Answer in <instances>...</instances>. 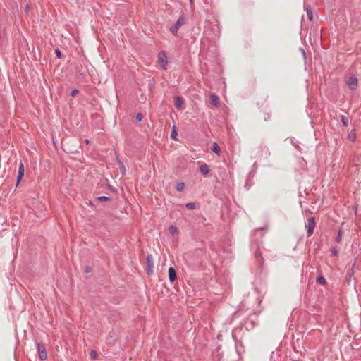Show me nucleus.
Masks as SVG:
<instances>
[{"label": "nucleus", "instance_id": "9", "mask_svg": "<svg viewBox=\"0 0 361 361\" xmlns=\"http://www.w3.org/2000/svg\"><path fill=\"white\" fill-rule=\"evenodd\" d=\"M169 279L171 283L176 281L177 279L176 271L173 267H169L168 270Z\"/></svg>", "mask_w": 361, "mask_h": 361}, {"label": "nucleus", "instance_id": "3", "mask_svg": "<svg viewBox=\"0 0 361 361\" xmlns=\"http://www.w3.org/2000/svg\"><path fill=\"white\" fill-rule=\"evenodd\" d=\"M315 226H316V222H315L314 217L308 218L307 224L305 226V227L307 228V233L308 237H310L312 235Z\"/></svg>", "mask_w": 361, "mask_h": 361}, {"label": "nucleus", "instance_id": "23", "mask_svg": "<svg viewBox=\"0 0 361 361\" xmlns=\"http://www.w3.org/2000/svg\"><path fill=\"white\" fill-rule=\"evenodd\" d=\"M341 238H342V231L341 229H339L338 231V234H337V236L335 238V240L337 242V243H340L341 240Z\"/></svg>", "mask_w": 361, "mask_h": 361}, {"label": "nucleus", "instance_id": "33", "mask_svg": "<svg viewBox=\"0 0 361 361\" xmlns=\"http://www.w3.org/2000/svg\"><path fill=\"white\" fill-rule=\"evenodd\" d=\"M121 169L124 170V166H123V163H121Z\"/></svg>", "mask_w": 361, "mask_h": 361}, {"label": "nucleus", "instance_id": "6", "mask_svg": "<svg viewBox=\"0 0 361 361\" xmlns=\"http://www.w3.org/2000/svg\"><path fill=\"white\" fill-rule=\"evenodd\" d=\"M357 78L355 75H353L348 78L347 85L350 90H355L357 87Z\"/></svg>", "mask_w": 361, "mask_h": 361}, {"label": "nucleus", "instance_id": "22", "mask_svg": "<svg viewBox=\"0 0 361 361\" xmlns=\"http://www.w3.org/2000/svg\"><path fill=\"white\" fill-rule=\"evenodd\" d=\"M185 188V183L181 182L177 184L176 190L179 192L183 191Z\"/></svg>", "mask_w": 361, "mask_h": 361}, {"label": "nucleus", "instance_id": "31", "mask_svg": "<svg viewBox=\"0 0 361 361\" xmlns=\"http://www.w3.org/2000/svg\"><path fill=\"white\" fill-rule=\"evenodd\" d=\"M84 271H85V273H90V272L92 271V268H91L90 267H89V266H86V267H85V270H84Z\"/></svg>", "mask_w": 361, "mask_h": 361}, {"label": "nucleus", "instance_id": "14", "mask_svg": "<svg viewBox=\"0 0 361 361\" xmlns=\"http://www.w3.org/2000/svg\"><path fill=\"white\" fill-rule=\"evenodd\" d=\"M210 99H211V103L214 106H217L219 104V98L216 94H211L210 95Z\"/></svg>", "mask_w": 361, "mask_h": 361}, {"label": "nucleus", "instance_id": "15", "mask_svg": "<svg viewBox=\"0 0 361 361\" xmlns=\"http://www.w3.org/2000/svg\"><path fill=\"white\" fill-rule=\"evenodd\" d=\"M178 132L176 130V126L173 124V126H172V130H171V137L175 140H177V137H178Z\"/></svg>", "mask_w": 361, "mask_h": 361}, {"label": "nucleus", "instance_id": "11", "mask_svg": "<svg viewBox=\"0 0 361 361\" xmlns=\"http://www.w3.org/2000/svg\"><path fill=\"white\" fill-rule=\"evenodd\" d=\"M200 171L203 176H207L210 171L209 166L205 163L202 164L200 167Z\"/></svg>", "mask_w": 361, "mask_h": 361}, {"label": "nucleus", "instance_id": "19", "mask_svg": "<svg viewBox=\"0 0 361 361\" xmlns=\"http://www.w3.org/2000/svg\"><path fill=\"white\" fill-rule=\"evenodd\" d=\"M305 11L307 13L309 20H312V18H313L312 11V9L310 8V6H307L305 8Z\"/></svg>", "mask_w": 361, "mask_h": 361}, {"label": "nucleus", "instance_id": "26", "mask_svg": "<svg viewBox=\"0 0 361 361\" xmlns=\"http://www.w3.org/2000/svg\"><path fill=\"white\" fill-rule=\"evenodd\" d=\"M79 93V90L78 89H73L70 94V96L74 97Z\"/></svg>", "mask_w": 361, "mask_h": 361}, {"label": "nucleus", "instance_id": "18", "mask_svg": "<svg viewBox=\"0 0 361 361\" xmlns=\"http://www.w3.org/2000/svg\"><path fill=\"white\" fill-rule=\"evenodd\" d=\"M348 137L349 140H350L351 142H355L356 139L355 130H351V132L348 134Z\"/></svg>", "mask_w": 361, "mask_h": 361}, {"label": "nucleus", "instance_id": "25", "mask_svg": "<svg viewBox=\"0 0 361 361\" xmlns=\"http://www.w3.org/2000/svg\"><path fill=\"white\" fill-rule=\"evenodd\" d=\"M90 355L92 359L96 360L97 358V353L95 350H91Z\"/></svg>", "mask_w": 361, "mask_h": 361}, {"label": "nucleus", "instance_id": "4", "mask_svg": "<svg viewBox=\"0 0 361 361\" xmlns=\"http://www.w3.org/2000/svg\"><path fill=\"white\" fill-rule=\"evenodd\" d=\"M185 23L184 18L183 16H180L178 19L176 20V23L171 27L170 31L174 35H177L178 28L183 25Z\"/></svg>", "mask_w": 361, "mask_h": 361}, {"label": "nucleus", "instance_id": "17", "mask_svg": "<svg viewBox=\"0 0 361 361\" xmlns=\"http://www.w3.org/2000/svg\"><path fill=\"white\" fill-rule=\"evenodd\" d=\"M317 283H319V284L324 286V285L326 284V281L325 278L323 276H319L317 278Z\"/></svg>", "mask_w": 361, "mask_h": 361}, {"label": "nucleus", "instance_id": "27", "mask_svg": "<svg viewBox=\"0 0 361 361\" xmlns=\"http://www.w3.org/2000/svg\"><path fill=\"white\" fill-rule=\"evenodd\" d=\"M135 119L137 122L141 121L143 119V114H135Z\"/></svg>", "mask_w": 361, "mask_h": 361}, {"label": "nucleus", "instance_id": "21", "mask_svg": "<svg viewBox=\"0 0 361 361\" xmlns=\"http://www.w3.org/2000/svg\"><path fill=\"white\" fill-rule=\"evenodd\" d=\"M341 121H342L343 124L345 126H348V117L345 116V115H342L341 116Z\"/></svg>", "mask_w": 361, "mask_h": 361}, {"label": "nucleus", "instance_id": "28", "mask_svg": "<svg viewBox=\"0 0 361 361\" xmlns=\"http://www.w3.org/2000/svg\"><path fill=\"white\" fill-rule=\"evenodd\" d=\"M55 54H56V57L58 59H61V51L59 49H55Z\"/></svg>", "mask_w": 361, "mask_h": 361}, {"label": "nucleus", "instance_id": "35", "mask_svg": "<svg viewBox=\"0 0 361 361\" xmlns=\"http://www.w3.org/2000/svg\"><path fill=\"white\" fill-rule=\"evenodd\" d=\"M190 4H192L193 0H190Z\"/></svg>", "mask_w": 361, "mask_h": 361}, {"label": "nucleus", "instance_id": "12", "mask_svg": "<svg viewBox=\"0 0 361 361\" xmlns=\"http://www.w3.org/2000/svg\"><path fill=\"white\" fill-rule=\"evenodd\" d=\"M211 150L216 154H219L220 152H221V149L219 147V146L218 145V144L216 142H214L211 147Z\"/></svg>", "mask_w": 361, "mask_h": 361}, {"label": "nucleus", "instance_id": "8", "mask_svg": "<svg viewBox=\"0 0 361 361\" xmlns=\"http://www.w3.org/2000/svg\"><path fill=\"white\" fill-rule=\"evenodd\" d=\"M153 268H154V262L152 255H148L147 256V272L148 274L153 272Z\"/></svg>", "mask_w": 361, "mask_h": 361}, {"label": "nucleus", "instance_id": "34", "mask_svg": "<svg viewBox=\"0 0 361 361\" xmlns=\"http://www.w3.org/2000/svg\"><path fill=\"white\" fill-rule=\"evenodd\" d=\"M85 142H86L87 144H88V143H89V140H85Z\"/></svg>", "mask_w": 361, "mask_h": 361}, {"label": "nucleus", "instance_id": "7", "mask_svg": "<svg viewBox=\"0 0 361 361\" xmlns=\"http://www.w3.org/2000/svg\"><path fill=\"white\" fill-rule=\"evenodd\" d=\"M25 174V168L22 162L20 163L18 171V176L16 178V186L18 185Z\"/></svg>", "mask_w": 361, "mask_h": 361}, {"label": "nucleus", "instance_id": "24", "mask_svg": "<svg viewBox=\"0 0 361 361\" xmlns=\"http://www.w3.org/2000/svg\"><path fill=\"white\" fill-rule=\"evenodd\" d=\"M185 207L190 210H192L195 208V204L193 202H189L185 204Z\"/></svg>", "mask_w": 361, "mask_h": 361}, {"label": "nucleus", "instance_id": "13", "mask_svg": "<svg viewBox=\"0 0 361 361\" xmlns=\"http://www.w3.org/2000/svg\"><path fill=\"white\" fill-rule=\"evenodd\" d=\"M255 257L256 259L259 261V263L262 265L263 263H264V259L262 257V255L260 252L259 250H257L255 252Z\"/></svg>", "mask_w": 361, "mask_h": 361}, {"label": "nucleus", "instance_id": "5", "mask_svg": "<svg viewBox=\"0 0 361 361\" xmlns=\"http://www.w3.org/2000/svg\"><path fill=\"white\" fill-rule=\"evenodd\" d=\"M37 345L39 359L41 360H45L47 357V354L44 344L42 343H38Z\"/></svg>", "mask_w": 361, "mask_h": 361}, {"label": "nucleus", "instance_id": "16", "mask_svg": "<svg viewBox=\"0 0 361 361\" xmlns=\"http://www.w3.org/2000/svg\"><path fill=\"white\" fill-rule=\"evenodd\" d=\"M169 231L170 232V233L172 235H175L176 234L178 233V229L176 226H173L171 225L169 228Z\"/></svg>", "mask_w": 361, "mask_h": 361}, {"label": "nucleus", "instance_id": "32", "mask_svg": "<svg viewBox=\"0 0 361 361\" xmlns=\"http://www.w3.org/2000/svg\"><path fill=\"white\" fill-rule=\"evenodd\" d=\"M301 52H302V54L303 57L305 59L306 58V54H305V50L301 49Z\"/></svg>", "mask_w": 361, "mask_h": 361}, {"label": "nucleus", "instance_id": "10", "mask_svg": "<svg viewBox=\"0 0 361 361\" xmlns=\"http://www.w3.org/2000/svg\"><path fill=\"white\" fill-rule=\"evenodd\" d=\"M174 103H175L176 107L177 108V109L178 111H181L183 109V108L182 107V105L184 103V99L181 97H179V96L176 97L174 99Z\"/></svg>", "mask_w": 361, "mask_h": 361}, {"label": "nucleus", "instance_id": "30", "mask_svg": "<svg viewBox=\"0 0 361 361\" xmlns=\"http://www.w3.org/2000/svg\"><path fill=\"white\" fill-rule=\"evenodd\" d=\"M331 253L334 256H337L338 254V251L336 250V248L334 247L331 249Z\"/></svg>", "mask_w": 361, "mask_h": 361}, {"label": "nucleus", "instance_id": "29", "mask_svg": "<svg viewBox=\"0 0 361 361\" xmlns=\"http://www.w3.org/2000/svg\"><path fill=\"white\" fill-rule=\"evenodd\" d=\"M107 188L109 189L112 192H116V189L114 187H112L111 185H107Z\"/></svg>", "mask_w": 361, "mask_h": 361}, {"label": "nucleus", "instance_id": "2", "mask_svg": "<svg viewBox=\"0 0 361 361\" xmlns=\"http://www.w3.org/2000/svg\"><path fill=\"white\" fill-rule=\"evenodd\" d=\"M158 62L160 64V66L162 69H166V66L168 65V58L166 56V53L164 51H161L158 54Z\"/></svg>", "mask_w": 361, "mask_h": 361}, {"label": "nucleus", "instance_id": "20", "mask_svg": "<svg viewBox=\"0 0 361 361\" xmlns=\"http://www.w3.org/2000/svg\"><path fill=\"white\" fill-rule=\"evenodd\" d=\"M97 200L99 202H108L111 200V198L107 196H100L97 197Z\"/></svg>", "mask_w": 361, "mask_h": 361}, {"label": "nucleus", "instance_id": "1", "mask_svg": "<svg viewBox=\"0 0 361 361\" xmlns=\"http://www.w3.org/2000/svg\"><path fill=\"white\" fill-rule=\"evenodd\" d=\"M204 34L211 38L219 36V30L218 25L209 21L207 22L204 27Z\"/></svg>", "mask_w": 361, "mask_h": 361}]
</instances>
